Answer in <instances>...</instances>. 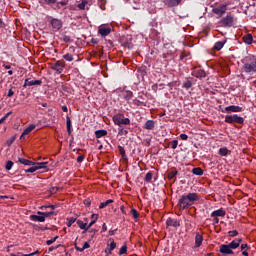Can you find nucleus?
<instances>
[{"mask_svg":"<svg viewBox=\"0 0 256 256\" xmlns=\"http://www.w3.org/2000/svg\"><path fill=\"white\" fill-rule=\"evenodd\" d=\"M199 201V194L197 193H188L184 194L180 197L178 201V207L182 211L185 209H189L192 205H195Z\"/></svg>","mask_w":256,"mask_h":256,"instance_id":"f257e3e1","label":"nucleus"},{"mask_svg":"<svg viewBox=\"0 0 256 256\" xmlns=\"http://www.w3.org/2000/svg\"><path fill=\"white\" fill-rule=\"evenodd\" d=\"M112 121L118 125V127H121V125H131V120L129 118H125V115L122 113L114 115Z\"/></svg>","mask_w":256,"mask_h":256,"instance_id":"f03ea898","label":"nucleus"},{"mask_svg":"<svg viewBox=\"0 0 256 256\" xmlns=\"http://www.w3.org/2000/svg\"><path fill=\"white\" fill-rule=\"evenodd\" d=\"M244 121L243 117H240L237 114L225 117V123H238L239 125H243Z\"/></svg>","mask_w":256,"mask_h":256,"instance_id":"7ed1b4c3","label":"nucleus"},{"mask_svg":"<svg viewBox=\"0 0 256 256\" xmlns=\"http://www.w3.org/2000/svg\"><path fill=\"white\" fill-rule=\"evenodd\" d=\"M234 21L235 18H233V16L227 15L226 17L222 18L219 24L221 25V27H233Z\"/></svg>","mask_w":256,"mask_h":256,"instance_id":"20e7f679","label":"nucleus"},{"mask_svg":"<svg viewBox=\"0 0 256 256\" xmlns=\"http://www.w3.org/2000/svg\"><path fill=\"white\" fill-rule=\"evenodd\" d=\"M51 69L56 71L57 73H63V69H65V61L58 60L54 64H52Z\"/></svg>","mask_w":256,"mask_h":256,"instance_id":"39448f33","label":"nucleus"},{"mask_svg":"<svg viewBox=\"0 0 256 256\" xmlns=\"http://www.w3.org/2000/svg\"><path fill=\"white\" fill-rule=\"evenodd\" d=\"M212 12L218 17H223L224 13H227V4H222L212 9Z\"/></svg>","mask_w":256,"mask_h":256,"instance_id":"423d86ee","label":"nucleus"},{"mask_svg":"<svg viewBox=\"0 0 256 256\" xmlns=\"http://www.w3.org/2000/svg\"><path fill=\"white\" fill-rule=\"evenodd\" d=\"M50 24L52 26V29H54V31H59L63 27V21H61L57 18H52L50 20Z\"/></svg>","mask_w":256,"mask_h":256,"instance_id":"0eeeda50","label":"nucleus"},{"mask_svg":"<svg viewBox=\"0 0 256 256\" xmlns=\"http://www.w3.org/2000/svg\"><path fill=\"white\" fill-rule=\"evenodd\" d=\"M244 71L246 73H256V59L251 63L244 64Z\"/></svg>","mask_w":256,"mask_h":256,"instance_id":"6e6552de","label":"nucleus"},{"mask_svg":"<svg viewBox=\"0 0 256 256\" xmlns=\"http://www.w3.org/2000/svg\"><path fill=\"white\" fill-rule=\"evenodd\" d=\"M219 251L222 255H234L235 253L232 251L231 246H229V244L220 245Z\"/></svg>","mask_w":256,"mask_h":256,"instance_id":"1a4fd4ad","label":"nucleus"},{"mask_svg":"<svg viewBox=\"0 0 256 256\" xmlns=\"http://www.w3.org/2000/svg\"><path fill=\"white\" fill-rule=\"evenodd\" d=\"M192 75L194 77H197V79H203L204 77H207V73H205V70L201 68H197L192 72Z\"/></svg>","mask_w":256,"mask_h":256,"instance_id":"9d476101","label":"nucleus"},{"mask_svg":"<svg viewBox=\"0 0 256 256\" xmlns=\"http://www.w3.org/2000/svg\"><path fill=\"white\" fill-rule=\"evenodd\" d=\"M166 225L167 227H181V223L175 218H168L166 221Z\"/></svg>","mask_w":256,"mask_h":256,"instance_id":"9b49d317","label":"nucleus"},{"mask_svg":"<svg viewBox=\"0 0 256 256\" xmlns=\"http://www.w3.org/2000/svg\"><path fill=\"white\" fill-rule=\"evenodd\" d=\"M41 83H43L41 80H29V79H26L25 82H24V89L27 88V87H33V85H41Z\"/></svg>","mask_w":256,"mask_h":256,"instance_id":"f8f14e48","label":"nucleus"},{"mask_svg":"<svg viewBox=\"0 0 256 256\" xmlns=\"http://www.w3.org/2000/svg\"><path fill=\"white\" fill-rule=\"evenodd\" d=\"M225 111L227 113H240V111H243V108L240 107V106H235V105H232V106H227L225 108Z\"/></svg>","mask_w":256,"mask_h":256,"instance_id":"ddd939ff","label":"nucleus"},{"mask_svg":"<svg viewBox=\"0 0 256 256\" xmlns=\"http://www.w3.org/2000/svg\"><path fill=\"white\" fill-rule=\"evenodd\" d=\"M183 0H163L164 5L167 7H177Z\"/></svg>","mask_w":256,"mask_h":256,"instance_id":"4468645a","label":"nucleus"},{"mask_svg":"<svg viewBox=\"0 0 256 256\" xmlns=\"http://www.w3.org/2000/svg\"><path fill=\"white\" fill-rule=\"evenodd\" d=\"M225 215H227V212L225 211V209L220 208L216 211H213L210 217H225Z\"/></svg>","mask_w":256,"mask_h":256,"instance_id":"2eb2a0df","label":"nucleus"},{"mask_svg":"<svg viewBox=\"0 0 256 256\" xmlns=\"http://www.w3.org/2000/svg\"><path fill=\"white\" fill-rule=\"evenodd\" d=\"M98 33L102 35V37H107L111 33V27L102 26L99 28Z\"/></svg>","mask_w":256,"mask_h":256,"instance_id":"dca6fc26","label":"nucleus"},{"mask_svg":"<svg viewBox=\"0 0 256 256\" xmlns=\"http://www.w3.org/2000/svg\"><path fill=\"white\" fill-rule=\"evenodd\" d=\"M84 220L85 222H83V220H77V225L84 230V233H87V231H89V226H87V218Z\"/></svg>","mask_w":256,"mask_h":256,"instance_id":"f3484780","label":"nucleus"},{"mask_svg":"<svg viewBox=\"0 0 256 256\" xmlns=\"http://www.w3.org/2000/svg\"><path fill=\"white\" fill-rule=\"evenodd\" d=\"M243 241V239L239 238V239H235L232 242H230L228 245L230 247V249H237L239 247V245H241V242Z\"/></svg>","mask_w":256,"mask_h":256,"instance_id":"a211bd4d","label":"nucleus"},{"mask_svg":"<svg viewBox=\"0 0 256 256\" xmlns=\"http://www.w3.org/2000/svg\"><path fill=\"white\" fill-rule=\"evenodd\" d=\"M31 221H37L38 223H45V217L43 215H30Z\"/></svg>","mask_w":256,"mask_h":256,"instance_id":"6ab92c4d","label":"nucleus"},{"mask_svg":"<svg viewBox=\"0 0 256 256\" xmlns=\"http://www.w3.org/2000/svg\"><path fill=\"white\" fill-rule=\"evenodd\" d=\"M144 128L147 129L148 131H153L155 129V121L153 120H147Z\"/></svg>","mask_w":256,"mask_h":256,"instance_id":"aec40b11","label":"nucleus"},{"mask_svg":"<svg viewBox=\"0 0 256 256\" xmlns=\"http://www.w3.org/2000/svg\"><path fill=\"white\" fill-rule=\"evenodd\" d=\"M35 124H31L30 126H28L22 133V135L20 136V139H23V137H25V135H29V133H31V131H34L35 129Z\"/></svg>","mask_w":256,"mask_h":256,"instance_id":"412c9836","label":"nucleus"},{"mask_svg":"<svg viewBox=\"0 0 256 256\" xmlns=\"http://www.w3.org/2000/svg\"><path fill=\"white\" fill-rule=\"evenodd\" d=\"M203 245V236L199 233L195 236V247H201Z\"/></svg>","mask_w":256,"mask_h":256,"instance_id":"4be33fe9","label":"nucleus"},{"mask_svg":"<svg viewBox=\"0 0 256 256\" xmlns=\"http://www.w3.org/2000/svg\"><path fill=\"white\" fill-rule=\"evenodd\" d=\"M18 161H19V163H21L22 165H27L28 167H31V165H35V162L30 161V160L25 159V158H19Z\"/></svg>","mask_w":256,"mask_h":256,"instance_id":"5701e85b","label":"nucleus"},{"mask_svg":"<svg viewBox=\"0 0 256 256\" xmlns=\"http://www.w3.org/2000/svg\"><path fill=\"white\" fill-rule=\"evenodd\" d=\"M243 41L247 45H251V43H253V35L252 34H246L245 36H243Z\"/></svg>","mask_w":256,"mask_h":256,"instance_id":"b1692460","label":"nucleus"},{"mask_svg":"<svg viewBox=\"0 0 256 256\" xmlns=\"http://www.w3.org/2000/svg\"><path fill=\"white\" fill-rule=\"evenodd\" d=\"M91 219H92V221L88 224L89 229H91V227H93V225H95V223H97V219H99V215L92 214Z\"/></svg>","mask_w":256,"mask_h":256,"instance_id":"393cba45","label":"nucleus"},{"mask_svg":"<svg viewBox=\"0 0 256 256\" xmlns=\"http://www.w3.org/2000/svg\"><path fill=\"white\" fill-rule=\"evenodd\" d=\"M95 135L97 139H101V137L107 136V130H97L95 131Z\"/></svg>","mask_w":256,"mask_h":256,"instance_id":"a878e982","label":"nucleus"},{"mask_svg":"<svg viewBox=\"0 0 256 256\" xmlns=\"http://www.w3.org/2000/svg\"><path fill=\"white\" fill-rule=\"evenodd\" d=\"M37 215H42V217H44V221H45V219H47V217H51V215H55V212L54 211H50V212L38 211Z\"/></svg>","mask_w":256,"mask_h":256,"instance_id":"bb28decb","label":"nucleus"},{"mask_svg":"<svg viewBox=\"0 0 256 256\" xmlns=\"http://www.w3.org/2000/svg\"><path fill=\"white\" fill-rule=\"evenodd\" d=\"M123 97L126 101H131L133 99V93L131 91H124Z\"/></svg>","mask_w":256,"mask_h":256,"instance_id":"cd10ccee","label":"nucleus"},{"mask_svg":"<svg viewBox=\"0 0 256 256\" xmlns=\"http://www.w3.org/2000/svg\"><path fill=\"white\" fill-rule=\"evenodd\" d=\"M219 155H221V157H227L229 155V149H227V147L220 148Z\"/></svg>","mask_w":256,"mask_h":256,"instance_id":"c85d7f7f","label":"nucleus"},{"mask_svg":"<svg viewBox=\"0 0 256 256\" xmlns=\"http://www.w3.org/2000/svg\"><path fill=\"white\" fill-rule=\"evenodd\" d=\"M66 127L68 135H71V118L69 116L66 117Z\"/></svg>","mask_w":256,"mask_h":256,"instance_id":"c756f323","label":"nucleus"},{"mask_svg":"<svg viewBox=\"0 0 256 256\" xmlns=\"http://www.w3.org/2000/svg\"><path fill=\"white\" fill-rule=\"evenodd\" d=\"M113 203L112 199L106 200L105 202L100 203L99 209H105L108 205H111Z\"/></svg>","mask_w":256,"mask_h":256,"instance_id":"7c9ffc66","label":"nucleus"},{"mask_svg":"<svg viewBox=\"0 0 256 256\" xmlns=\"http://www.w3.org/2000/svg\"><path fill=\"white\" fill-rule=\"evenodd\" d=\"M177 173V170L170 171L167 175V179H169V181L175 179V177H177Z\"/></svg>","mask_w":256,"mask_h":256,"instance_id":"2f4dec72","label":"nucleus"},{"mask_svg":"<svg viewBox=\"0 0 256 256\" xmlns=\"http://www.w3.org/2000/svg\"><path fill=\"white\" fill-rule=\"evenodd\" d=\"M224 46H225V42L219 41L215 43L214 49H216V51H221L222 47Z\"/></svg>","mask_w":256,"mask_h":256,"instance_id":"473e14b6","label":"nucleus"},{"mask_svg":"<svg viewBox=\"0 0 256 256\" xmlns=\"http://www.w3.org/2000/svg\"><path fill=\"white\" fill-rule=\"evenodd\" d=\"M36 168L39 169H47V162H39L34 164Z\"/></svg>","mask_w":256,"mask_h":256,"instance_id":"72a5a7b5","label":"nucleus"},{"mask_svg":"<svg viewBox=\"0 0 256 256\" xmlns=\"http://www.w3.org/2000/svg\"><path fill=\"white\" fill-rule=\"evenodd\" d=\"M192 173H193L194 175H199V176H201V175H203V169H201L200 167L193 168V169H192Z\"/></svg>","mask_w":256,"mask_h":256,"instance_id":"f704fd0d","label":"nucleus"},{"mask_svg":"<svg viewBox=\"0 0 256 256\" xmlns=\"http://www.w3.org/2000/svg\"><path fill=\"white\" fill-rule=\"evenodd\" d=\"M153 179V172H148L144 178V181L146 183H151V180Z\"/></svg>","mask_w":256,"mask_h":256,"instance_id":"c9c22d12","label":"nucleus"},{"mask_svg":"<svg viewBox=\"0 0 256 256\" xmlns=\"http://www.w3.org/2000/svg\"><path fill=\"white\" fill-rule=\"evenodd\" d=\"M115 247H117V243H115V241H112L110 243V246L108 248V253L111 255L112 251H114Z\"/></svg>","mask_w":256,"mask_h":256,"instance_id":"e433bc0d","label":"nucleus"},{"mask_svg":"<svg viewBox=\"0 0 256 256\" xmlns=\"http://www.w3.org/2000/svg\"><path fill=\"white\" fill-rule=\"evenodd\" d=\"M67 227H71V225H73V223H75V221H77V218L75 217H70V218H67Z\"/></svg>","mask_w":256,"mask_h":256,"instance_id":"4c0bfd02","label":"nucleus"},{"mask_svg":"<svg viewBox=\"0 0 256 256\" xmlns=\"http://www.w3.org/2000/svg\"><path fill=\"white\" fill-rule=\"evenodd\" d=\"M12 111H10V112H8L4 117H2L1 119H0V125H2V123H5V121H7V119H8V117H9V115H12Z\"/></svg>","mask_w":256,"mask_h":256,"instance_id":"58836bf2","label":"nucleus"},{"mask_svg":"<svg viewBox=\"0 0 256 256\" xmlns=\"http://www.w3.org/2000/svg\"><path fill=\"white\" fill-rule=\"evenodd\" d=\"M131 215L134 219H139V212L137 211V209H132Z\"/></svg>","mask_w":256,"mask_h":256,"instance_id":"ea45409f","label":"nucleus"},{"mask_svg":"<svg viewBox=\"0 0 256 256\" xmlns=\"http://www.w3.org/2000/svg\"><path fill=\"white\" fill-rule=\"evenodd\" d=\"M119 149V153L122 156L123 159H125L126 154H125V148H123V146H118Z\"/></svg>","mask_w":256,"mask_h":256,"instance_id":"a19ab883","label":"nucleus"},{"mask_svg":"<svg viewBox=\"0 0 256 256\" xmlns=\"http://www.w3.org/2000/svg\"><path fill=\"white\" fill-rule=\"evenodd\" d=\"M35 171H38L37 166H32L25 170V173H35Z\"/></svg>","mask_w":256,"mask_h":256,"instance_id":"79ce46f5","label":"nucleus"},{"mask_svg":"<svg viewBox=\"0 0 256 256\" xmlns=\"http://www.w3.org/2000/svg\"><path fill=\"white\" fill-rule=\"evenodd\" d=\"M229 237H237L239 232L237 230H231L228 232Z\"/></svg>","mask_w":256,"mask_h":256,"instance_id":"37998d69","label":"nucleus"},{"mask_svg":"<svg viewBox=\"0 0 256 256\" xmlns=\"http://www.w3.org/2000/svg\"><path fill=\"white\" fill-rule=\"evenodd\" d=\"M127 253V245L120 248L119 255H125Z\"/></svg>","mask_w":256,"mask_h":256,"instance_id":"c03bdc74","label":"nucleus"},{"mask_svg":"<svg viewBox=\"0 0 256 256\" xmlns=\"http://www.w3.org/2000/svg\"><path fill=\"white\" fill-rule=\"evenodd\" d=\"M192 85L193 84L189 80L183 83L184 89H191Z\"/></svg>","mask_w":256,"mask_h":256,"instance_id":"a18cd8bd","label":"nucleus"},{"mask_svg":"<svg viewBox=\"0 0 256 256\" xmlns=\"http://www.w3.org/2000/svg\"><path fill=\"white\" fill-rule=\"evenodd\" d=\"M11 169H13V161H7L6 171H11Z\"/></svg>","mask_w":256,"mask_h":256,"instance_id":"49530a36","label":"nucleus"},{"mask_svg":"<svg viewBox=\"0 0 256 256\" xmlns=\"http://www.w3.org/2000/svg\"><path fill=\"white\" fill-rule=\"evenodd\" d=\"M59 239V236H56L48 241H46L47 245H53V243H55V241H57Z\"/></svg>","mask_w":256,"mask_h":256,"instance_id":"de8ad7c7","label":"nucleus"},{"mask_svg":"<svg viewBox=\"0 0 256 256\" xmlns=\"http://www.w3.org/2000/svg\"><path fill=\"white\" fill-rule=\"evenodd\" d=\"M63 59H65V61H73V55L65 54L63 55Z\"/></svg>","mask_w":256,"mask_h":256,"instance_id":"09e8293b","label":"nucleus"},{"mask_svg":"<svg viewBox=\"0 0 256 256\" xmlns=\"http://www.w3.org/2000/svg\"><path fill=\"white\" fill-rule=\"evenodd\" d=\"M85 5H87V0H82V2L78 4V7L80 9H85Z\"/></svg>","mask_w":256,"mask_h":256,"instance_id":"8fccbe9b","label":"nucleus"},{"mask_svg":"<svg viewBox=\"0 0 256 256\" xmlns=\"http://www.w3.org/2000/svg\"><path fill=\"white\" fill-rule=\"evenodd\" d=\"M177 145H179V141L173 140V141L171 142V147H172V149H177Z\"/></svg>","mask_w":256,"mask_h":256,"instance_id":"3c124183","label":"nucleus"},{"mask_svg":"<svg viewBox=\"0 0 256 256\" xmlns=\"http://www.w3.org/2000/svg\"><path fill=\"white\" fill-rule=\"evenodd\" d=\"M83 161H85V156L84 155H80L77 157V163H83Z\"/></svg>","mask_w":256,"mask_h":256,"instance_id":"603ef678","label":"nucleus"},{"mask_svg":"<svg viewBox=\"0 0 256 256\" xmlns=\"http://www.w3.org/2000/svg\"><path fill=\"white\" fill-rule=\"evenodd\" d=\"M89 247L90 245L87 242H85L83 247L81 249H78V251H85V249H89Z\"/></svg>","mask_w":256,"mask_h":256,"instance_id":"864d4df0","label":"nucleus"},{"mask_svg":"<svg viewBox=\"0 0 256 256\" xmlns=\"http://www.w3.org/2000/svg\"><path fill=\"white\" fill-rule=\"evenodd\" d=\"M63 42L64 43H71V37L70 36H64L63 37Z\"/></svg>","mask_w":256,"mask_h":256,"instance_id":"5fc2aeb1","label":"nucleus"},{"mask_svg":"<svg viewBox=\"0 0 256 256\" xmlns=\"http://www.w3.org/2000/svg\"><path fill=\"white\" fill-rule=\"evenodd\" d=\"M180 139H182V141H187L189 139V136H187V134H181Z\"/></svg>","mask_w":256,"mask_h":256,"instance_id":"6e6d98bb","label":"nucleus"},{"mask_svg":"<svg viewBox=\"0 0 256 256\" xmlns=\"http://www.w3.org/2000/svg\"><path fill=\"white\" fill-rule=\"evenodd\" d=\"M45 3H47L48 5H53L54 3H57V0H44Z\"/></svg>","mask_w":256,"mask_h":256,"instance_id":"4d7b16f0","label":"nucleus"},{"mask_svg":"<svg viewBox=\"0 0 256 256\" xmlns=\"http://www.w3.org/2000/svg\"><path fill=\"white\" fill-rule=\"evenodd\" d=\"M15 95V92L13 91V89H10L8 91L7 97H13Z\"/></svg>","mask_w":256,"mask_h":256,"instance_id":"13d9d810","label":"nucleus"},{"mask_svg":"<svg viewBox=\"0 0 256 256\" xmlns=\"http://www.w3.org/2000/svg\"><path fill=\"white\" fill-rule=\"evenodd\" d=\"M35 255H39V250H36L34 253L25 254L23 256H35Z\"/></svg>","mask_w":256,"mask_h":256,"instance_id":"bf43d9fd","label":"nucleus"},{"mask_svg":"<svg viewBox=\"0 0 256 256\" xmlns=\"http://www.w3.org/2000/svg\"><path fill=\"white\" fill-rule=\"evenodd\" d=\"M57 191H59V188H57V187H52L50 189V193H52V194H55Z\"/></svg>","mask_w":256,"mask_h":256,"instance_id":"052dcab7","label":"nucleus"},{"mask_svg":"<svg viewBox=\"0 0 256 256\" xmlns=\"http://www.w3.org/2000/svg\"><path fill=\"white\" fill-rule=\"evenodd\" d=\"M213 225H219V218L214 217V219L212 220Z\"/></svg>","mask_w":256,"mask_h":256,"instance_id":"680f3d73","label":"nucleus"},{"mask_svg":"<svg viewBox=\"0 0 256 256\" xmlns=\"http://www.w3.org/2000/svg\"><path fill=\"white\" fill-rule=\"evenodd\" d=\"M127 133H129L127 130H124V129L119 130L120 135H127Z\"/></svg>","mask_w":256,"mask_h":256,"instance_id":"e2e57ef3","label":"nucleus"},{"mask_svg":"<svg viewBox=\"0 0 256 256\" xmlns=\"http://www.w3.org/2000/svg\"><path fill=\"white\" fill-rule=\"evenodd\" d=\"M120 211H121V213H122L123 215H127V212L125 211V206H124V205H122V206L120 207Z\"/></svg>","mask_w":256,"mask_h":256,"instance_id":"0e129e2a","label":"nucleus"},{"mask_svg":"<svg viewBox=\"0 0 256 256\" xmlns=\"http://www.w3.org/2000/svg\"><path fill=\"white\" fill-rule=\"evenodd\" d=\"M105 231H107V224H103L102 225V232L105 233Z\"/></svg>","mask_w":256,"mask_h":256,"instance_id":"69168bd1","label":"nucleus"},{"mask_svg":"<svg viewBox=\"0 0 256 256\" xmlns=\"http://www.w3.org/2000/svg\"><path fill=\"white\" fill-rule=\"evenodd\" d=\"M25 254L21 253V252H18L17 254H10V256H23Z\"/></svg>","mask_w":256,"mask_h":256,"instance_id":"338daca9","label":"nucleus"},{"mask_svg":"<svg viewBox=\"0 0 256 256\" xmlns=\"http://www.w3.org/2000/svg\"><path fill=\"white\" fill-rule=\"evenodd\" d=\"M115 231H117V229H115V230H110L108 233H109L110 236H113V235H115Z\"/></svg>","mask_w":256,"mask_h":256,"instance_id":"774afa93","label":"nucleus"}]
</instances>
